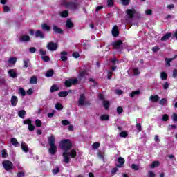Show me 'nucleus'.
<instances>
[{"mask_svg": "<svg viewBox=\"0 0 177 177\" xmlns=\"http://www.w3.org/2000/svg\"><path fill=\"white\" fill-rule=\"evenodd\" d=\"M48 145L50 146V148L48 149V153L51 156H54V154H56V153H57V147L56 146V138L52 134L48 137Z\"/></svg>", "mask_w": 177, "mask_h": 177, "instance_id": "obj_1", "label": "nucleus"}, {"mask_svg": "<svg viewBox=\"0 0 177 177\" xmlns=\"http://www.w3.org/2000/svg\"><path fill=\"white\" fill-rule=\"evenodd\" d=\"M59 147L64 151H68L73 147V143L70 139H64L59 142Z\"/></svg>", "mask_w": 177, "mask_h": 177, "instance_id": "obj_2", "label": "nucleus"}, {"mask_svg": "<svg viewBox=\"0 0 177 177\" xmlns=\"http://www.w3.org/2000/svg\"><path fill=\"white\" fill-rule=\"evenodd\" d=\"M64 6L67 9H71V10H78V3L77 1H64Z\"/></svg>", "mask_w": 177, "mask_h": 177, "instance_id": "obj_3", "label": "nucleus"}, {"mask_svg": "<svg viewBox=\"0 0 177 177\" xmlns=\"http://www.w3.org/2000/svg\"><path fill=\"white\" fill-rule=\"evenodd\" d=\"M64 84L66 88H71L73 85H77V84H78V79L70 78L67 80H65Z\"/></svg>", "mask_w": 177, "mask_h": 177, "instance_id": "obj_4", "label": "nucleus"}, {"mask_svg": "<svg viewBox=\"0 0 177 177\" xmlns=\"http://www.w3.org/2000/svg\"><path fill=\"white\" fill-rule=\"evenodd\" d=\"M46 48L48 50L54 52L55 50H57V48H59V45L57 44V43L50 41L48 43Z\"/></svg>", "mask_w": 177, "mask_h": 177, "instance_id": "obj_5", "label": "nucleus"}, {"mask_svg": "<svg viewBox=\"0 0 177 177\" xmlns=\"http://www.w3.org/2000/svg\"><path fill=\"white\" fill-rule=\"evenodd\" d=\"M3 167L6 171H11V169H13V163L10 160H4L3 162Z\"/></svg>", "mask_w": 177, "mask_h": 177, "instance_id": "obj_6", "label": "nucleus"}, {"mask_svg": "<svg viewBox=\"0 0 177 177\" xmlns=\"http://www.w3.org/2000/svg\"><path fill=\"white\" fill-rule=\"evenodd\" d=\"M126 13L129 19H133V17H135V15L136 14V10H135V8L127 9L126 10Z\"/></svg>", "mask_w": 177, "mask_h": 177, "instance_id": "obj_7", "label": "nucleus"}, {"mask_svg": "<svg viewBox=\"0 0 177 177\" xmlns=\"http://www.w3.org/2000/svg\"><path fill=\"white\" fill-rule=\"evenodd\" d=\"M112 46L113 48V49H121V48H122V40H118L114 41L113 43H112Z\"/></svg>", "mask_w": 177, "mask_h": 177, "instance_id": "obj_8", "label": "nucleus"}, {"mask_svg": "<svg viewBox=\"0 0 177 177\" xmlns=\"http://www.w3.org/2000/svg\"><path fill=\"white\" fill-rule=\"evenodd\" d=\"M53 31L55 34H64V31L56 25H53Z\"/></svg>", "mask_w": 177, "mask_h": 177, "instance_id": "obj_9", "label": "nucleus"}, {"mask_svg": "<svg viewBox=\"0 0 177 177\" xmlns=\"http://www.w3.org/2000/svg\"><path fill=\"white\" fill-rule=\"evenodd\" d=\"M62 156L64 157V162L68 164L70 162V153L67 151H64Z\"/></svg>", "mask_w": 177, "mask_h": 177, "instance_id": "obj_10", "label": "nucleus"}, {"mask_svg": "<svg viewBox=\"0 0 177 177\" xmlns=\"http://www.w3.org/2000/svg\"><path fill=\"white\" fill-rule=\"evenodd\" d=\"M35 37L36 38H41V39H44L45 38V34H44V32L38 30L35 32Z\"/></svg>", "mask_w": 177, "mask_h": 177, "instance_id": "obj_11", "label": "nucleus"}, {"mask_svg": "<svg viewBox=\"0 0 177 177\" xmlns=\"http://www.w3.org/2000/svg\"><path fill=\"white\" fill-rule=\"evenodd\" d=\"M112 35L114 38H117L120 35V31H118V26L115 25L112 29Z\"/></svg>", "mask_w": 177, "mask_h": 177, "instance_id": "obj_12", "label": "nucleus"}, {"mask_svg": "<svg viewBox=\"0 0 177 177\" xmlns=\"http://www.w3.org/2000/svg\"><path fill=\"white\" fill-rule=\"evenodd\" d=\"M85 94H81L77 102L78 106H84L85 103Z\"/></svg>", "mask_w": 177, "mask_h": 177, "instance_id": "obj_13", "label": "nucleus"}, {"mask_svg": "<svg viewBox=\"0 0 177 177\" xmlns=\"http://www.w3.org/2000/svg\"><path fill=\"white\" fill-rule=\"evenodd\" d=\"M30 41H31V38L27 35H24L19 37V42H30Z\"/></svg>", "mask_w": 177, "mask_h": 177, "instance_id": "obj_14", "label": "nucleus"}, {"mask_svg": "<svg viewBox=\"0 0 177 177\" xmlns=\"http://www.w3.org/2000/svg\"><path fill=\"white\" fill-rule=\"evenodd\" d=\"M10 102L13 107H16V106H17V103H19V99L17 98V96L12 95Z\"/></svg>", "mask_w": 177, "mask_h": 177, "instance_id": "obj_15", "label": "nucleus"}, {"mask_svg": "<svg viewBox=\"0 0 177 177\" xmlns=\"http://www.w3.org/2000/svg\"><path fill=\"white\" fill-rule=\"evenodd\" d=\"M118 162L119 163V165H117L116 167L118 168H122V165L125 164V159H124V158L122 157H119L118 158Z\"/></svg>", "mask_w": 177, "mask_h": 177, "instance_id": "obj_16", "label": "nucleus"}, {"mask_svg": "<svg viewBox=\"0 0 177 177\" xmlns=\"http://www.w3.org/2000/svg\"><path fill=\"white\" fill-rule=\"evenodd\" d=\"M149 100L152 102V103H157V102L160 100V96H158V95H151L149 97Z\"/></svg>", "mask_w": 177, "mask_h": 177, "instance_id": "obj_17", "label": "nucleus"}, {"mask_svg": "<svg viewBox=\"0 0 177 177\" xmlns=\"http://www.w3.org/2000/svg\"><path fill=\"white\" fill-rule=\"evenodd\" d=\"M61 55V59L62 62H67V55H68V53L66 51H62L60 53Z\"/></svg>", "mask_w": 177, "mask_h": 177, "instance_id": "obj_18", "label": "nucleus"}, {"mask_svg": "<svg viewBox=\"0 0 177 177\" xmlns=\"http://www.w3.org/2000/svg\"><path fill=\"white\" fill-rule=\"evenodd\" d=\"M8 74L11 78H17V73H16L14 69H10L8 71Z\"/></svg>", "mask_w": 177, "mask_h": 177, "instance_id": "obj_19", "label": "nucleus"}, {"mask_svg": "<svg viewBox=\"0 0 177 177\" xmlns=\"http://www.w3.org/2000/svg\"><path fill=\"white\" fill-rule=\"evenodd\" d=\"M171 37L172 33H167L161 37L160 41H168V39H169V38H171Z\"/></svg>", "mask_w": 177, "mask_h": 177, "instance_id": "obj_20", "label": "nucleus"}, {"mask_svg": "<svg viewBox=\"0 0 177 177\" xmlns=\"http://www.w3.org/2000/svg\"><path fill=\"white\" fill-rule=\"evenodd\" d=\"M41 28L42 30H44V31H47V32H49V31H50V26L46 23L41 24Z\"/></svg>", "mask_w": 177, "mask_h": 177, "instance_id": "obj_21", "label": "nucleus"}, {"mask_svg": "<svg viewBox=\"0 0 177 177\" xmlns=\"http://www.w3.org/2000/svg\"><path fill=\"white\" fill-rule=\"evenodd\" d=\"M68 10H64L59 12V16L62 17V19H66V17H68Z\"/></svg>", "mask_w": 177, "mask_h": 177, "instance_id": "obj_22", "label": "nucleus"}, {"mask_svg": "<svg viewBox=\"0 0 177 177\" xmlns=\"http://www.w3.org/2000/svg\"><path fill=\"white\" fill-rule=\"evenodd\" d=\"M21 147L23 151L25 153H28V146H27V144L26 142H21Z\"/></svg>", "mask_w": 177, "mask_h": 177, "instance_id": "obj_23", "label": "nucleus"}, {"mask_svg": "<svg viewBox=\"0 0 177 177\" xmlns=\"http://www.w3.org/2000/svg\"><path fill=\"white\" fill-rule=\"evenodd\" d=\"M102 106L104 107L105 110H109L110 109V102L107 100H104L102 102Z\"/></svg>", "mask_w": 177, "mask_h": 177, "instance_id": "obj_24", "label": "nucleus"}, {"mask_svg": "<svg viewBox=\"0 0 177 177\" xmlns=\"http://www.w3.org/2000/svg\"><path fill=\"white\" fill-rule=\"evenodd\" d=\"M54 74H55V71L53 69H50L47 71V72L46 73V77H47V78H49L50 77H53Z\"/></svg>", "mask_w": 177, "mask_h": 177, "instance_id": "obj_25", "label": "nucleus"}, {"mask_svg": "<svg viewBox=\"0 0 177 177\" xmlns=\"http://www.w3.org/2000/svg\"><path fill=\"white\" fill-rule=\"evenodd\" d=\"M100 121H109L110 116L109 115L103 114L100 118Z\"/></svg>", "mask_w": 177, "mask_h": 177, "instance_id": "obj_26", "label": "nucleus"}, {"mask_svg": "<svg viewBox=\"0 0 177 177\" xmlns=\"http://www.w3.org/2000/svg\"><path fill=\"white\" fill-rule=\"evenodd\" d=\"M27 114V112H26L25 110H21L18 112V115L20 117V118L24 119Z\"/></svg>", "mask_w": 177, "mask_h": 177, "instance_id": "obj_27", "label": "nucleus"}, {"mask_svg": "<svg viewBox=\"0 0 177 177\" xmlns=\"http://www.w3.org/2000/svg\"><path fill=\"white\" fill-rule=\"evenodd\" d=\"M86 75V71H83L79 73L78 79L80 80H82V78H85Z\"/></svg>", "mask_w": 177, "mask_h": 177, "instance_id": "obj_28", "label": "nucleus"}, {"mask_svg": "<svg viewBox=\"0 0 177 177\" xmlns=\"http://www.w3.org/2000/svg\"><path fill=\"white\" fill-rule=\"evenodd\" d=\"M37 82L38 79L36 77V76H32L30 79V84H32V85H35Z\"/></svg>", "mask_w": 177, "mask_h": 177, "instance_id": "obj_29", "label": "nucleus"}, {"mask_svg": "<svg viewBox=\"0 0 177 177\" xmlns=\"http://www.w3.org/2000/svg\"><path fill=\"white\" fill-rule=\"evenodd\" d=\"M17 62V58L16 57H11L8 59V63L10 64H16V62Z\"/></svg>", "mask_w": 177, "mask_h": 177, "instance_id": "obj_30", "label": "nucleus"}, {"mask_svg": "<svg viewBox=\"0 0 177 177\" xmlns=\"http://www.w3.org/2000/svg\"><path fill=\"white\" fill-rule=\"evenodd\" d=\"M66 26L67 28H73V27H74V24L71 21V19H68L66 21Z\"/></svg>", "mask_w": 177, "mask_h": 177, "instance_id": "obj_31", "label": "nucleus"}, {"mask_svg": "<svg viewBox=\"0 0 177 177\" xmlns=\"http://www.w3.org/2000/svg\"><path fill=\"white\" fill-rule=\"evenodd\" d=\"M160 78L163 81H165L166 80L168 79V75L165 71H162L160 73Z\"/></svg>", "mask_w": 177, "mask_h": 177, "instance_id": "obj_32", "label": "nucleus"}, {"mask_svg": "<svg viewBox=\"0 0 177 177\" xmlns=\"http://www.w3.org/2000/svg\"><path fill=\"white\" fill-rule=\"evenodd\" d=\"M157 167H160V162L159 161H153L151 165H150V168H157Z\"/></svg>", "mask_w": 177, "mask_h": 177, "instance_id": "obj_33", "label": "nucleus"}, {"mask_svg": "<svg viewBox=\"0 0 177 177\" xmlns=\"http://www.w3.org/2000/svg\"><path fill=\"white\" fill-rule=\"evenodd\" d=\"M58 96L59 97H66L68 96V91H61L58 93Z\"/></svg>", "mask_w": 177, "mask_h": 177, "instance_id": "obj_34", "label": "nucleus"}, {"mask_svg": "<svg viewBox=\"0 0 177 177\" xmlns=\"http://www.w3.org/2000/svg\"><path fill=\"white\" fill-rule=\"evenodd\" d=\"M29 66H30V59H24L23 68H27Z\"/></svg>", "mask_w": 177, "mask_h": 177, "instance_id": "obj_35", "label": "nucleus"}, {"mask_svg": "<svg viewBox=\"0 0 177 177\" xmlns=\"http://www.w3.org/2000/svg\"><path fill=\"white\" fill-rule=\"evenodd\" d=\"M10 142L12 145H13V146H15V147H17V146L19 145V141H17V139H16L15 138H11Z\"/></svg>", "mask_w": 177, "mask_h": 177, "instance_id": "obj_36", "label": "nucleus"}, {"mask_svg": "<svg viewBox=\"0 0 177 177\" xmlns=\"http://www.w3.org/2000/svg\"><path fill=\"white\" fill-rule=\"evenodd\" d=\"M69 156L71 158H75L77 157V151L75 149H71Z\"/></svg>", "mask_w": 177, "mask_h": 177, "instance_id": "obj_37", "label": "nucleus"}, {"mask_svg": "<svg viewBox=\"0 0 177 177\" xmlns=\"http://www.w3.org/2000/svg\"><path fill=\"white\" fill-rule=\"evenodd\" d=\"M138 95H140V91L139 90H136V91H132L131 93H130V96L131 97H135V96Z\"/></svg>", "mask_w": 177, "mask_h": 177, "instance_id": "obj_38", "label": "nucleus"}, {"mask_svg": "<svg viewBox=\"0 0 177 177\" xmlns=\"http://www.w3.org/2000/svg\"><path fill=\"white\" fill-rule=\"evenodd\" d=\"M59 87H57V86H56V84H53L51 87H50V92L53 93V92H57V91H59Z\"/></svg>", "mask_w": 177, "mask_h": 177, "instance_id": "obj_39", "label": "nucleus"}, {"mask_svg": "<svg viewBox=\"0 0 177 177\" xmlns=\"http://www.w3.org/2000/svg\"><path fill=\"white\" fill-rule=\"evenodd\" d=\"M24 125H28L29 126L30 124H32V120L31 119L28 118L23 121Z\"/></svg>", "mask_w": 177, "mask_h": 177, "instance_id": "obj_40", "label": "nucleus"}, {"mask_svg": "<svg viewBox=\"0 0 177 177\" xmlns=\"http://www.w3.org/2000/svg\"><path fill=\"white\" fill-rule=\"evenodd\" d=\"M119 136L120 138H127L128 136V131H121L119 133Z\"/></svg>", "mask_w": 177, "mask_h": 177, "instance_id": "obj_41", "label": "nucleus"}, {"mask_svg": "<svg viewBox=\"0 0 177 177\" xmlns=\"http://www.w3.org/2000/svg\"><path fill=\"white\" fill-rule=\"evenodd\" d=\"M167 98H162L159 101V104L160 106H165V104L167 103Z\"/></svg>", "mask_w": 177, "mask_h": 177, "instance_id": "obj_42", "label": "nucleus"}, {"mask_svg": "<svg viewBox=\"0 0 177 177\" xmlns=\"http://www.w3.org/2000/svg\"><path fill=\"white\" fill-rule=\"evenodd\" d=\"M112 64H120L121 62L117 58H113L110 60Z\"/></svg>", "mask_w": 177, "mask_h": 177, "instance_id": "obj_43", "label": "nucleus"}, {"mask_svg": "<svg viewBox=\"0 0 177 177\" xmlns=\"http://www.w3.org/2000/svg\"><path fill=\"white\" fill-rule=\"evenodd\" d=\"M174 60V58H166L165 62H166V66H168V67L171 66V62Z\"/></svg>", "mask_w": 177, "mask_h": 177, "instance_id": "obj_44", "label": "nucleus"}, {"mask_svg": "<svg viewBox=\"0 0 177 177\" xmlns=\"http://www.w3.org/2000/svg\"><path fill=\"white\" fill-rule=\"evenodd\" d=\"M35 125L37 128H41V127H42V122H41L39 119H37L35 120Z\"/></svg>", "mask_w": 177, "mask_h": 177, "instance_id": "obj_45", "label": "nucleus"}, {"mask_svg": "<svg viewBox=\"0 0 177 177\" xmlns=\"http://www.w3.org/2000/svg\"><path fill=\"white\" fill-rule=\"evenodd\" d=\"M108 8H111L114 6V0H107Z\"/></svg>", "mask_w": 177, "mask_h": 177, "instance_id": "obj_46", "label": "nucleus"}, {"mask_svg": "<svg viewBox=\"0 0 177 177\" xmlns=\"http://www.w3.org/2000/svg\"><path fill=\"white\" fill-rule=\"evenodd\" d=\"M1 157L3 158H6L8 157V153L6 152V149L1 150Z\"/></svg>", "mask_w": 177, "mask_h": 177, "instance_id": "obj_47", "label": "nucleus"}, {"mask_svg": "<svg viewBox=\"0 0 177 177\" xmlns=\"http://www.w3.org/2000/svg\"><path fill=\"white\" fill-rule=\"evenodd\" d=\"M56 110H63V105L59 102L55 104Z\"/></svg>", "mask_w": 177, "mask_h": 177, "instance_id": "obj_48", "label": "nucleus"}, {"mask_svg": "<svg viewBox=\"0 0 177 177\" xmlns=\"http://www.w3.org/2000/svg\"><path fill=\"white\" fill-rule=\"evenodd\" d=\"M52 172H53V175H56V174H59V172H60V168L59 167H57L55 169H53L52 170Z\"/></svg>", "mask_w": 177, "mask_h": 177, "instance_id": "obj_49", "label": "nucleus"}, {"mask_svg": "<svg viewBox=\"0 0 177 177\" xmlns=\"http://www.w3.org/2000/svg\"><path fill=\"white\" fill-rule=\"evenodd\" d=\"M98 147H100V142H96L93 144V149H97Z\"/></svg>", "mask_w": 177, "mask_h": 177, "instance_id": "obj_50", "label": "nucleus"}, {"mask_svg": "<svg viewBox=\"0 0 177 177\" xmlns=\"http://www.w3.org/2000/svg\"><path fill=\"white\" fill-rule=\"evenodd\" d=\"M19 92L21 96H26V90H24V88H20L19 89Z\"/></svg>", "mask_w": 177, "mask_h": 177, "instance_id": "obj_51", "label": "nucleus"}, {"mask_svg": "<svg viewBox=\"0 0 177 177\" xmlns=\"http://www.w3.org/2000/svg\"><path fill=\"white\" fill-rule=\"evenodd\" d=\"M28 131L30 132H32V131H35V126L31 123L29 126H28Z\"/></svg>", "mask_w": 177, "mask_h": 177, "instance_id": "obj_52", "label": "nucleus"}, {"mask_svg": "<svg viewBox=\"0 0 177 177\" xmlns=\"http://www.w3.org/2000/svg\"><path fill=\"white\" fill-rule=\"evenodd\" d=\"M62 125H64V127H66L67 125H70V124H71V122L67 120H64L62 121Z\"/></svg>", "mask_w": 177, "mask_h": 177, "instance_id": "obj_53", "label": "nucleus"}, {"mask_svg": "<svg viewBox=\"0 0 177 177\" xmlns=\"http://www.w3.org/2000/svg\"><path fill=\"white\" fill-rule=\"evenodd\" d=\"M97 156L99 158H101L102 160H104V152L99 151L97 153Z\"/></svg>", "mask_w": 177, "mask_h": 177, "instance_id": "obj_54", "label": "nucleus"}, {"mask_svg": "<svg viewBox=\"0 0 177 177\" xmlns=\"http://www.w3.org/2000/svg\"><path fill=\"white\" fill-rule=\"evenodd\" d=\"M136 127L137 128L138 132H142V124H140V123H136Z\"/></svg>", "mask_w": 177, "mask_h": 177, "instance_id": "obj_55", "label": "nucleus"}, {"mask_svg": "<svg viewBox=\"0 0 177 177\" xmlns=\"http://www.w3.org/2000/svg\"><path fill=\"white\" fill-rule=\"evenodd\" d=\"M106 98L104 97V95L103 93H100L98 95V100L101 102H103Z\"/></svg>", "mask_w": 177, "mask_h": 177, "instance_id": "obj_56", "label": "nucleus"}, {"mask_svg": "<svg viewBox=\"0 0 177 177\" xmlns=\"http://www.w3.org/2000/svg\"><path fill=\"white\" fill-rule=\"evenodd\" d=\"M3 10L5 13H8V12H10V8L8 6H4L3 7Z\"/></svg>", "mask_w": 177, "mask_h": 177, "instance_id": "obj_57", "label": "nucleus"}, {"mask_svg": "<svg viewBox=\"0 0 177 177\" xmlns=\"http://www.w3.org/2000/svg\"><path fill=\"white\" fill-rule=\"evenodd\" d=\"M122 5H124V6H128V5H129V2L131 0H120Z\"/></svg>", "mask_w": 177, "mask_h": 177, "instance_id": "obj_58", "label": "nucleus"}, {"mask_svg": "<svg viewBox=\"0 0 177 177\" xmlns=\"http://www.w3.org/2000/svg\"><path fill=\"white\" fill-rule=\"evenodd\" d=\"M123 111H124V109L122 108V106H118L117 108V113H118V114H122Z\"/></svg>", "mask_w": 177, "mask_h": 177, "instance_id": "obj_59", "label": "nucleus"}, {"mask_svg": "<svg viewBox=\"0 0 177 177\" xmlns=\"http://www.w3.org/2000/svg\"><path fill=\"white\" fill-rule=\"evenodd\" d=\"M118 171V167L116 166V167H114L111 169V172L112 174V175H115V174H117Z\"/></svg>", "mask_w": 177, "mask_h": 177, "instance_id": "obj_60", "label": "nucleus"}, {"mask_svg": "<svg viewBox=\"0 0 177 177\" xmlns=\"http://www.w3.org/2000/svg\"><path fill=\"white\" fill-rule=\"evenodd\" d=\"M162 120V121H168V120H169V116L167 114H164Z\"/></svg>", "mask_w": 177, "mask_h": 177, "instance_id": "obj_61", "label": "nucleus"}, {"mask_svg": "<svg viewBox=\"0 0 177 177\" xmlns=\"http://www.w3.org/2000/svg\"><path fill=\"white\" fill-rule=\"evenodd\" d=\"M134 75H139L140 74V71H139V69L138 68H136L133 70Z\"/></svg>", "mask_w": 177, "mask_h": 177, "instance_id": "obj_62", "label": "nucleus"}, {"mask_svg": "<svg viewBox=\"0 0 177 177\" xmlns=\"http://www.w3.org/2000/svg\"><path fill=\"white\" fill-rule=\"evenodd\" d=\"M25 175H26V174L24 173V171H20V172L17 173V177H24Z\"/></svg>", "mask_w": 177, "mask_h": 177, "instance_id": "obj_63", "label": "nucleus"}, {"mask_svg": "<svg viewBox=\"0 0 177 177\" xmlns=\"http://www.w3.org/2000/svg\"><path fill=\"white\" fill-rule=\"evenodd\" d=\"M148 177H156V174H154V172L150 171L148 172Z\"/></svg>", "mask_w": 177, "mask_h": 177, "instance_id": "obj_64", "label": "nucleus"}]
</instances>
